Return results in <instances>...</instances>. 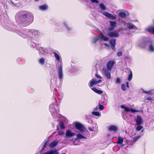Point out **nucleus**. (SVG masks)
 Returning a JSON list of instances; mask_svg holds the SVG:
<instances>
[{
    "mask_svg": "<svg viewBox=\"0 0 154 154\" xmlns=\"http://www.w3.org/2000/svg\"><path fill=\"white\" fill-rule=\"evenodd\" d=\"M15 20L17 23H20L23 26H27L32 22L33 17L30 13L20 11L16 14Z\"/></svg>",
    "mask_w": 154,
    "mask_h": 154,
    "instance_id": "1",
    "label": "nucleus"
},
{
    "mask_svg": "<svg viewBox=\"0 0 154 154\" xmlns=\"http://www.w3.org/2000/svg\"><path fill=\"white\" fill-rule=\"evenodd\" d=\"M16 33L23 38H29L33 36H38L41 34L39 30L34 29H20L17 30Z\"/></svg>",
    "mask_w": 154,
    "mask_h": 154,
    "instance_id": "2",
    "label": "nucleus"
},
{
    "mask_svg": "<svg viewBox=\"0 0 154 154\" xmlns=\"http://www.w3.org/2000/svg\"><path fill=\"white\" fill-rule=\"evenodd\" d=\"M54 102L49 106V109L53 118L55 119L60 117L58 113L59 112V105L57 103L55 98H53Z\"/></svg>",
    "mask_w": 154,
    "mask_h": 154,
    "instance_id": "3",
    "label": "nucleus"
},
{
    "mask_svg": "<svg viewBox=\"0 0 154 154\" xmlns=\"http://www.w3.org/2000/svg\"><path fill=\"white\" fill-rule=\"evenodd\" d=\"M150 38L143 37L140 38L137 43V46L140 48H144L148 43L150 42Z\"/></svg>",
    "mask_w": 154,
    "mask_h": 154,
    "instance_id": "4",
    "label": "nucleus"
},
{
    "mask_svg": "<svg viewBox=\"0 0 154 154\" xmlns=\"http://www.w3.org/2000/svg\"><path fill=\"white\" fill-rule=\"evenodd\" d=\"M63 27L65 28L68 32L71 30V28L68 26L67 24L65 21H63L62 23L59 22L56 24L55 28L56 30H60L63 29Z\"/></svg>",
    "mask_w": 154,
    "mask_h": 154,
    "instance_id": "5",
    "label": "nucleus"
},
{
    "mask_svg": "<svg viewBox=\"0 0 154 154\" xmlns=\"http://www.w3.org/2000/svg\"><path fill=\"white\" fill-rule=\"evenodd\" d=\"M31 41L30 45L33 48H35L37 50L43 55H46L47 54L48 51L46 49H44L42 47L39 48L37 45L34 42V39L33 38H31L30 39Z\"/></svg>",
    "mask_w": 154,
    "mask_h": 154,
    "instance_id": "6",
    "label": "nucleus"
},
{
    "mask_svg": "<svg viewBox=\"0 0 154 154\" xmlns=\"http://www.w3.org/2000/svg\"><path fill=\"white\" fill-rule=\"evenodd\" d=\"M76 128L83 135H85L86 133L88 132V131L85 128V126L79 122H76L75 124Z\"/></svg>",
    "mask_w": 154,
    "mask_h": 154,
    "instance_id": "7",
    "label": "nucleus"
},
{
    "mask_svg": "<svg viewBox=\"0 0 154 154\" xmlns=\"http://www.w3.org/2000/svg\"><path fill=\"white\" fill-rule=\"evenodd\" d=\"M57 74L59 79L60 82L62 81L63 77V66L62 65H59L58 66Z\"/></svg>",
    "mask_w": 154,
    "mask_h": 154,
    "instance_id": "8",
    "label": "nucleus"
},
{
    "mask_svg": "<svg viewBox=\"0 0 154 154\" xmlns=\"http://www.w3.org/2000/svg\"><path fill=\"white\" fill-rule=\"evenodd\" d=\"M115 63L114 60H110L109 61L106 65V68L108 70H111Z\"/></svg>",
    "mask_w": 154,
    "mask_h": 154,
    "instance_id": "9",
    "label": "nucleus"
},
{
    "mask_svg": "<svg viewBox=\"0 0 154 154\" xmlns=\"http://www.w3.org/2000/svg\"><path fill=\"white\" fill-rule=\"evenodd\" d=\"M135 122L136 125H140L142 124L143 120L141 116L137 115L135 119Z\"/></svg>",
    "mask_w": 154,
    "mask_h": 154,
    "instance_id": "10",
    "label": "nucleus"
},
{
    "mask_svg": "<svg viewBox=\"0 0 154 154\" xmlns=\"http://www.w3.org/2000/svg\"><path fill=\"white\" fill-rule=\"evenodd\" d=\"M108 36L111 37H118L119 36V34L116 31H112L108 32L107 34Z\"/></svg>",
    "mask_w": 154,
    "mask_h": 154,
    "instance_id": "11",
    "label": "nucleus"
},
{
    "mask_svg": "<svg viewBox=\"0 0 154 154\" xmlns=\"http://www.w3.org/2000/svg\"><path fill=\"white\" fill-rule=\"evenodd\" d=\"M148 50L149 51L154 52V44L153 41L151 40V41L149 43Z\"/></svg>",
    "mask_w": 154,
    "mask_h": 154,
    "instance_id": "12",
    "label": "nucleus"
},
{
    "mask_svg": "<svg viewBox=\"0 0 154 154\" xmlns=\"http://www.w3.org/2000/svg\"><path fill=\"white\" fill-rule=\"evenodd\" d=\"M42 154H60L58 150L52 149L48 150Z\"/></svg>",
    "mask_w": 154,
    "mask_h": 154,
    "instance_id": "13",
    "label": "nucleus"
},
{
    "mask_svg": "<svg viewBox=\"0 0 154 154\" xmlns=\"http://www.w3.org/2000/svg\"><path fill=\"white\" fill-rule=\"evenodd\" d=\"M116 39H112L109 41V43L111 45L112 49L114 51H116Z\"/></svg>",
    "mask_w": 154,
    "mask_h": 154,
    "instance_id": "14",
    "label": "nucleus"
},
{
    "mask_svg": "<svg viewBox=\"0 0 154 154\" xmlns=\"http://www.w3.org/2000/svg\"><path fill=\"white\" fill-rule=\"evenodd\" d=\"M97 32L101 36L100 38H103V41H108L109 40V38L107 36L104 35L103 33L99 30H98L97 31Z\"/></svg>",
    "mask_w": 154,
    "mask_h": 154,
    "instance_id": "15",
    "label": "nucleus"
},
{
    "mask_svg": "<svg viewBox=\"0 0 154 154\" xmlns=\"http://www.w3.org/2000/svg\"><path fill=\"white\" fill-rule=\"evenodd\" d=\"M75 135V133L71 132L70 130H67L66 131V137H72Z\"/></svg>",
    "mask_w": 154,
    "mask_h": 154,
    "instance_id": "16",
    "label": "nucleus"
},
{
    "mask_svg": "<svg viewBox=\"0 0 154 154\" xmlns=\"http://www.w3.org/2000/svg\"><path fill=\"white\" fill-rule=\"evenodd\" d=\"M108 129L109 131H113L115 132L117 130V128L115 125H112L108 127Z\"/></svg>",
    "mask_w": 154,
    "mask_h": 154,
    "instance_id": "17",
    "label": "nucleus"
},
{
    "mask_svg": "<svg viewBox=\"0 0 154 154\" xmlns=\"http://www.w3.org/2000/svg\"><path fill=\"white\" fill-rule=\"evenodd\" d=\"M59 142V141L58 140H54L50 144L49 147L51 148H53L56 146Z\"/></svg>",
    "mask_w": 154,
    "mask_h": 154,
    "instance_id": "18",
    "label": "nucleus"
},
{
    "mask_svg": "<svg viewBox=\"0 0 154 154\" xmlns=\"http://www.w3.org/2000/svg\"><path fill=\"white\" fill-rule=\"evenodd\" d=\"M103 38H100V37L98 35L93 38L92 39V42L94 43H95L98 40H101L103 41Z\"/></svg>",
    "mask_w": 154,
    "mask_h": 154,
    "instance_id": "19",
    "label": "nucleus"
},
{
    "mask_svg": "<svg viewBox=\"0 0 154 154\" xmlns=\"http://www.w3.org/2000/svg\"><path fill=\"white\" fill-rule=\"evenodd\" d=\"M146 30L149 32H151L154 34V26H150L148 27L146 29Z\"/></svg>",
    "mask_w": 154,
    "mask_h": 154,
    "instance_id": "20",
    "label": "nucleus"
},
{
    "mask_svg": "<svg viewBox=\"0 0 154 154\" xmlns=\"http://www.w3.org/2000/svg\"><path fill=\"white\" fill-rule=\"evenodd\" d=\"M90 84L89 85L90 87H92L94 85L97 84L96 80L92 79L89 82Z\"/></svg>",
    "mask_w": 154,
    "mask_h": 154,
    "instance_id": "21",
    "label": "nucleus"
},
{
    "mask_svg": "<svg viewBox=\"0 0 154 154\" xmlns=\"http://www.w3.org/2000/svg\"><path fill=\"white\" fill-rule=\"evenodd\" d=\"M91 89L95 92L99 94H101L103 93V91H102L98 90L95 88H92Z\"/></svg>",
    "mask_w": 154,
    "mask_h": 154,
    "instance_id": "22",
    "label": "nucleus"
},
{
    "mask_svg": "<svg viewBox=\"0 0 154 154\" xmlns=\"http://www.w3.org/2000/svg\"><path fill=\"white\" fill-rule=\"evenodd\" d=\"M48 6L46 5H43L39 6V8L41 11H45L47 9Z\"/></svg>",
    "mask_w": 154,
    "mask_h": 154,
    "instance_id": "23",
    "label": "nucleus"
},
{
    "mask_svg": "<svg viewBox=\"0 0 154 154\" xmlns=\"http://www.w3.org/2000/svg\"><path fill=\"white\" fill-rule=\"evenodd\" d=\"M76 139H86L87 138L80 134H76Z\"/></svg>",
    "mask_w": 154,
    "mask_h": 154,
    "instance_id": "24",
    "label": "nucleus"
},
{
    "mask_svg": "<svg viewBox=\"0 0 154 154\" xmlns=\"http://www.w3.org/2000/svg\"><path fill=\"white\" fill-rule=\"evenodd\" d=\"M53 54L56 59L57 61H60V57L59 54L55 51L53 52Z\"/></svg>",
    "mask_w": 154,
    "mask_h": 154,
    "instance_id": "25",
    "label": "nucleus"
},
{
    "mask_svg": "<svg viewBox=\"0 0 154 154\" xmlns=\"http://www.w3.org/2000/svg\"><path fill=\"white\" fill-rule=\"evenodd\" d=\"M38 63L41 65H43L45 63V59L43 57L40 58L38 60Z\"/></svg>",
    "mask_w": 154,
    "mask_h": 154,
    "instance_id": "26",
    "label": "nucleus"
},
{
    "mask_svg": "<svg viewBox=\"0 0 154 154\" xmlns=\"http://www.w3.org/2000/svg\"><path fill=\"white\" fill-rule=\"evenodd\" d=\"M105 76L107 77V79H109L111 78V74L108 71L106 70L104 71Z\"/></svg>",
    "mask_w": 154,
    "mask_h": 154,
    "instance_id": "27",
    "label": "nucleus"
},
{
    "mask_svg": "<svg viewBox=\"0 0 154 154\" xmlns=\"http://www.w3.org/2000/svg\"><path fill=\"white\" fill-rule=\"evenodd\" d=\"M123 142V138L120 137H118V140L117 143L119 144H121Z\"/></svg>",
    "mask_w": 154,
    "mask_h": 154,
    "instance_id": "28",
    "label": "nucleus"
},
{
    "mask_svg": "<svg viewBox=\"0 0 154 154\" xmlns=\"http://www.w3.org/2000/svg\"><path fill=\"white\" fill-rule=\"evenodd\" d=\"M118 16L122 18H124L126 17V14L124 12H120L118 14Z\"/></svg>",
    "mask_w": 154,
    "mask_h": 154,
    "instance_id": "29",
    "label": "nucleus"
},
{
    "mask_svg": "<svg viewBox=\"0 0 154 154\" xmlns=\"http://www.w3.org/2000/svg\"><path fill=\"white\" fill-rule=\"evenodd\" d=\"M128 29H133L135 30H136L137 29V28L136 26L133 24H131L129 26H128Z\"/></svg>",
    "mask_w": 154,
    "mask_h": 154,
    "instance_id": "30",
    "label": "nucleus"
},
{
    "mask_svg": "<svg viewBox=\"0 0 154 154\" xmlns=\"http://www.w3.org/2000/svg\"><path fill=\"white\" fill-rule=\"evenodd\" d=\"M121 108L122 109H124L125 110L126 112H129V107H126L125 105H122L121 106Z\"/></svg>",
    "mask_w": 154,
    "mask_h": 154,
    "instance_id": "31",
    "label": "nucleus"
},
{
    "mask_svg": "<svg viewBox=\"0 0 154 154\" xmlns=\"http://www.w3.org/2000/svg\"><path fill=\"white\" fill-rule=\"evenodd\" d=\"M132 78V73L131 70L130 71V73L128 77V80L129 81H131Z\"/></svg>",
    "mask_w": 154,
    "mask_h": 154,
    "instance_id": "32",
    "label": "nucleus"
},
{
    "mask_svg": "<svg viewBox=\"0 0 154 154\" xmlns=\"http://www.w3.org/2000/svg\"><path fill=\"white\" fill-rule=\"evenodd\" d=\"M91 113L92 115L97 116L99 117L100 116V112H92Z\"/></svg>",
    "mask_w": 154,
    "mask_h": 154,
    "instance_id": "33",
    "label": "nucleus"
},
{
    "mask_svg": "<svg viewBox=\"0 0 154 154\" xmlns=\"http://www.w3.org/2000/svg\"><path fill=\"white\" fill-rule=\"evenodd\" d=\"M100 8L102 10H105L106 9V7L103 4H99Z\"/></svg>",
    "mask_w": 154,
    "mask_h": 154,
    "instance_id": "34",
    "label": "nucleus"
},
{
    "mask_svg": "<svg viewBox=\"0 0 154 154\" xmlns=\"http://www.w3.org/2000/svg\"><path fill=\"white\" fill-rule=\"evenodd\" d=\"M137 126L136 127V130L137 131H140L143 128V127L140 125H137Z\"/></svg>",
    "mask_w": 154,
    "mask_h": 154,
    "instance_id": "35",
    "label": "nucleus"
},
{
    "mask_svg": "<svg viewBox=\"0 0 154 154\" xmlns=\"http://www.w3.org/2000/svg\"><path fill=\"white\" fill-rule=\"evenodd\" d=\"M129 112L130 111L132 113H134L136 112H139V110H136L135 109H133L132 108H130V107H129Z\"/></svg>",
    "mask_w": 154,
    "mask_h": 154,
    "instance_id": "36",
    "label": "nucleus"
},
{
    "mask_svg": "<svg viewBox=\"0 0 154 154\" xmlns=\"http://www.w3.org/2000/svg\"><path fill=\"white\" fill-rule=\"evenodd\" d=\"M48 142V140H45V143L43 146V147L41 149V151H43L44 149L45 148Z\"/></svg>",
    "mask_w": 154,
    "mask_h": 154,
    "instance_id": "37",
    "label": "nucleus"
},
{
    "mask_svg": "<svg viewBox=\"0 0 154 154\" xmlns=\"http://www.w3.org/2000/svg\"><path fill=\"white\" fill-rule=\"evenodd\" d=\"M110 25L112 27H115L116 25V22L115 21H110Z\"/></svg>",
    "mask_w": 154,
    "mask_h": 154,
    "instance_id": "38",
    "label": "nucleus"
},
{
    "mask_svg": "<svg viewBox=\"0 0 154 154\" xmlns=\"http://www.w3.org/2000/svg\"><path fill=\"white\" fill-rule=\"evenodd\" d=\"M143 93L146 94H149L152 92L151 91L149 90V91H146L143 89H142Z\"/></svg>",
    "mask_w": 154,
    "mask_h": 154,
    "instance_id": "39",
    "label": "nucleus"
},
{
    "mask_svg": "<svg viewBox=\"0 0 154 154\" xmlns=\"http://www.w3.org/2000/svg\"><path fill=\"white\" fill-rule=\"evenodd\" d=\"M103 15L105 16L106 17L109 18L110 14L108 12H103Z\"/></svg>",
    "mask_w": 154,
    "mask_h": 154,
    "instance_id": "40",
    "label": "nucleus"
},
{
    "mask_svg": "<svg viewBox=\"0 0 154 154\" xmlns=\"http://www.w3.org/2000/svg\"><path fill=\"white\" fill-rule=\"evenodd\" d=\"M109 19L113 20L116 19V17L115 16H113L112 14H110L109 17Z\"/></svg>",
    "mask_w": 154,
    "mask_h": 154,
    "instance_id": "41",
    "label": "nucleus"
},
{
    "mask_svg": "<svg viewBox=\"0 0 154 154\" xmlns=\"http://www.w3.org/2000/svg\"><path fill=\"white\" fill-rule=\"evenodd\" d=\"M121 88L122 90L123 91L126 90V86L125 84H122L121 85Z\"/></svg>",
    "mask_w": 154,
    "mask_h": 154,
    "instance_id": "42",
    "label": "nucleus"
},
{
    "mask_svg": "<svg viewBox=\"0 0 154 154\" xmlns=\"http://www.w3.org/2000/svg\"><path fill=\"white\" fill-rule=\"evenodd\" d=\"M121 80L119 78H117L115 82V83L119 84L120 83Z\"/></svg>",
    "mask_w": 154,
    "mask_h": 154,
    "instance_id": "43",
    "label": "nucleus"
},
{
    "mask_svg": "<svg viewBox=\"0 0 154 154\" xmlns=\"http://www.w3.org/2000/svg\"><path fill=\"white\" fill-rule=\"evenodd\" d=\"M140 138V136H137L136 137L133 138V141L134 142H135L136 141H137L139 138Z\"/></svg>",
    "mask_w": 154,
    "mask_h": 154,
    "instance_id": "44",
    "label": "nucleus"
},
{
    "mask_svg": "<svg viewBox=\"0 0 154 154\" xmlns=\"http://www.w3.org/2000/svg\"><path fill=\"white\" fill-rule=\"evenodd\" d=\"M98 108L100 110H103L104 109V107L103 105H101V104H99V107Z\"/></svg>",
    "mask_w": 154,
    "mask_h": 154,
    "instance_id": "45",
    "label": "nucleus"
},
{
    "mask_svg": "<svg viewBox=\"0 0 154 154\" xmlns=\"http://www.w3.org/2000/svg\"><path fill=\"white\" fill-rule=\"evenodd\" d=\"M60 128L62 129H64L65 128V126H64V123L63 122H62L60 124Z\"/></svg>",
    "mask_w": 154,
    "mask_h": 154,
    "instance_id": "46",
    "label": "nucleus"
},
{
    "mask_svg": "<svg viewBox=\"0 0 154 154\" xmlns=\"http://www.w3.org/2000/svg\"><path fill=\"white\" fill-rule=\"evenodd\" d=\"M95 77L97 78L101 79L102 78V77L98 75L97 73H96L95 75Z\"/></svg>",
    "mask_w": 154,
    "mask_h": 154,
    "instance_id": "47",
    "label": "nucleus"
},
{
    "mask_svg": "<svg viewBox=\"0 0 154 154\" xmlns=\"http://www.w3.org/2000/svg\"><path fill=\"white\" fill-rule=\"evenodd\" d=\"M122 54V52H118L117 53V56L118 57L121 56Z\"/></svg>",
    "mask_w": 154,
    "mask_h": 154,
    "instance_id": "48",
    "label": "nucleus"
},
{
    "mask_svg": "<svg viewBox=\"0 0 154 154\" xmlns=\"http://www.w3.org/2000/svg\"><path fill=\"white\" fill-rule=\"evenodd\" d=\"M145 98L146 100H151L152 99V98L151 97H145Z\"/></svg>",
    "mask_w": 154,
    "mask_h": 154,
    "instance_id": "49",
    "label": "nucleus"
},
{
    "mask_svg": "<svg viewBox=\"0 0 154 154\" xmlns=\"http://www.w3.org/2000/svg\"><path fill=\"white\" fill-rule=\"evenodd\" d=\"M64 132L63 131H59L58 132V134L60 135H62L63 134Z\"/></svg>",
    "mask_w": 154,
    "mask_h": 154,
    "instance_id": "50",
    "label": "nucleus"
},
{
    "mask_svg": "<svg viewBox=\"0 0 154 154\" xmlns=\"http://www.w3.org/2000/svg\"><path fill=\"white\" fill-rule=\"evenodd\" d=\"M115 28V27H112V26H111V27H110L109 28L108 30L109 31L112 30H113Z\"/></svg>",
    "mask_w": 154,
    "mask_h": 154,
    "instance_id": "51",
    "label": "nucleus"
},
{
    "mask_svg": "<svg viewBox=\"0 0 154 154\" xmlns=\"http://www.w3.org/2000/svg\"><path fill=\"white\" fill-rule=\"evenodd\" d=\"M125 59H126L128 60H131V58L130 57H128V56H126L125 57Z\"/></svg>",
    "mask_w": 154,
    "mask_h": 154,
    "instance_id": "52",
    "label": "nucleus"
},
{
    "mask_svg": "<svg viewBox=\"0 0 154 154\" xmlns=\"http://www.w3.org/2000/svg\"><path fill=\"white\" fill-rule=\"evenodd\" d=\"M102 82V81L101 79H100L98 81H96V82H97V84L99 83H100Z\"/></svg>",
    "mask_w": 154,
    "mask_h": 154,
    "instance_id": "53",
    "label": "nucleus"
},
{
    "mask_svg": "<svg viewBox=\"0 0 154 154\" xmlns=\"http://www.w3.org/2000/svg\"><path fill=\"white\" fill-rule=\"evenodd\" d=\"M122 118L126 120V119L127 116H126L123 115L122 116Z\"/></svg>",
    "mask_w": 154,
    "mask_h": 154,
    "instance_id": "54",
    "label": "nucleus"
},
{
    "mask_svg": "<svg viewBox=\"0 0 154 154\" xmlns=\"http://www.w3.org/2000/svg\"><path fill=\"white\" fill-rule=\"evenodd\" d=\"M126 87L128 88H129V82H126Z\"/></svg>",
    "mask_w": 154,
    "mask_h": 154,
    "instance_id": "55",
    "label": "nucleus"
},
{
    "mask_svg": "<svg viewBox=\"0 0 154 154\" xmlns=\"http://www.w3.org/2000/svg\"><path fill=\"white\" fill-rule=\"evenodd\" d=\"M88 129L91 131H94L93 129L92 128L89 127Z\"/></svg>",
    "mask_w": 154,
    "mask_h": 154,
    "instance_id": "56",
    "label": "nucleus"
},
{
    "mask_svg": "<svg viewBox=\"0 0 154 154\" xmlns=\"http://www.w3.org/2000/svg\"><path fill=\"white\" fill-rule=\"evenodd\" d=\"M104 45L106 47H107L108 48H109V45L107 44H106V43H104Z\"/></svg>",
    "mask_w": 154,
    "mask_h": 154,
    "instance_id": "57",
    "label": "nucleus"
},
{
    "mask_svg": "<svg viewBox=\"0 0 154 154\" xmlns=\"http://www.w3.org/2000/svg\"><path fill=\"white\" fill-rule=\"evenodd\" d=\"M98 109H99V108L97 106H96V107H95L94 108V110L97 111V110H98Z\"/></svg>",
    "mask_w": 154,
    "mask_h": 154,
    "instance_id": "58",
    "label": "nucleus"
},
{
    "mask_svg": "<svg viewBox=\"0 0 154 154\" xmlns=\"http://www.w3.org/2000/svg\"><path fill=\"white\" fill-rule=\"evenodd\" d=\"M59 96L58 97V98L60 99V100H62V99H63V97L62 96H61L60 97H59Z\"/></svg>",
    "mask_w": 154,
    "mask_h": 154,
    "instance_id": "59",
    "label": "nucleus"
},
{
    "mask_svg": "<svg viewBox=\"0 0 154 154\" xmlns=\"http://www.w3.org/2000/svg\"><path fill=\"white\" fill-rule=\"evenodd\" d=\"M140 112H143V110H140V111H139Z\"/></svg>",
    "mask_w": 154,
    "mask_h": 154,
    "instance_id": "60",
    "label": "nucleus"
},
{
    "mask_svg": "<svg viewBox=\"0 0 154 154\" xmlns=\"http://www.w3.org/2000/svg\"><path fill=\"white\" fill-rule=\"evenodd\" d=\"M143 129H142V130H141V132H143Z\"/></svg>",
    "mask_w": 154,
    "mask_h": 154,
    "instance_id": "61",
    "label": "nucleus"
},
{
    "mask_svg": "<svg viewBox=\"0 0 154 154\" xmlns=\"http://www.w3.org/2000/svg\"><path fill=\"white\" fill-rule=\"evenodd\" d=\"M35 1H37V0H35Z\"/></svg>",
    "mask_w": 154,
    "mask_h": 154,
    "instance_id": "62",
    "label": "nucleus"
}]
</instances>
